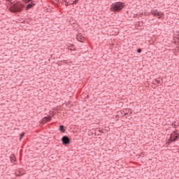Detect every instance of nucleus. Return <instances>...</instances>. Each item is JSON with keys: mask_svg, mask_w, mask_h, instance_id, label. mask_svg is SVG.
Masks as SVG:
<instances>
[{"mask_svg": "<svg viewBox=\"0 0 179 179\" xmlns=\"http://www.w3.org/2000/svg\"><path fill=\"white\" fill-rule=\"evenodd\" d=\"M124 8H125V3L117 1L111 4L110 10L114 13H118V12H121Z\"/></svg>", "mask_w": 179, "mask_h": 179, "instance_id": "1", "label": "nucleus"}, {"mask_svg": "<svg viewBox=\"0 0 179 179\" xmlns=\"http://www.w3.org/2000/svg\"><path fill=\"white\" fill-rule=\"evenodd\" d=\"M178 139H179L178 130H175L171 133V136L169 138V141L171 142H177Z\"/></svg>", "mask_w": 179, "mask_h": 179, "instance_id": "2", "label": "nucleus"}, {"mask_svg": "<svg viewBox=\"0 0 179 179\" xmlns=\"http://www.w3.org/2000/svg\"><path fill=\"white\" fill-rule=\"evenodd\" d=\"M61 142L64 146H68V145H71L72 140L68 136H63L61 138Z\"/></svg>", "mask_w": 179, "mask_h": 179, "instance_id": "3", "label": "nucleus"}, {"mask_svg": "<svg viewBox=\"0 0 179 179\" xmlns=\"http://www.w3.org/2000/svg\"><path fill=\"white\" fill-rule=\"evenodd\" d=\"M151 13L153 16H158V19H163L162 16H164V13H161L160 11H158L157 9H155V10H151Z\"/></svg>", "mask_w": 179, "mask_h": 179, "instance_id": "4", "label": "nucleus"}, {"mask_svg": "<svg viewBox=\"0 0 179 179\" xmlns=\"http://www.w3.org/2000/svg\"><path fill=\"white\" fill-rule=\"evenodd\" d=\"M34 6H36V3H34V1L32 0L26 6L25 10H29V9L34 8Z\"/></svg>", "mask_w": 179, "mask_h": 179, "instance_id": "5", "label": "nucleus"}, {"mask_svg": "<svg viewBox=\"0 0 179 179\" xmlns=\"http://www.w3.org/2000/svg\"><path fill=\"white\" fill-rule=\"evenodd\" d=\"M51 120H52V117L51 116L44 117L41 120V124H45L46 122H48L51 121Z\"/></svg>", "mask_w": 179, "mask_h": 179, "instance_id": "6", "label": "nucleus"}, {"mask_svg": "<svg viewBox=\"0 0 179 179\" xmlns=\"http://www.w3.org/2000/svg\"><path fill=\"white\" fill-rule=\"evenodd\" d=\"M23 8H24V5L22 3L18 4L15 6V9L17 12H22V10H23Z\"/></svg>", "mask_w": 179, "mask_h": 179, "instance_id": "7", "label": "nucleus"}, {"mask_svg": "<svg viewBox=\"0 0 179 179\" xmlns=\"http://www.w3.org/2000/svg\"><path fill=\"white\" fill-rule=\"evenodd\" d=\"M59 130L60 131L61 134H65L66 132V127L63 124L59 125Z\"/></svg>", "mask_w": 179, "mask_h": 179, "instance_id": "8", "label": "nucleus"}, {"mask_svg": "<svg viewBox=\"0 0 179 179\" xmlns=\"http://www.w3.org/2000/svg\"><path fill=\"white\" fill-rule=\"evenodd\" d=\"M76 38H77L78 41H80V43H83V41L85 40V37H83V36H82L81 34L77 35Z\"/></svg>", "mask_w": 179, "mask_h": 179, "instance_id": "9", "label": "nucleus"}, {"mask_svg": "<svg viewBox=\"0 0 179 179\" xmlns=\"http://www.w3.org/2000/svg\"><path fill=\"white\" fill-rule=\"evenodd\" d=\"M10 160L11 163H15V162H16V157L15 156V154H13L10 156Z\"/></svg>", "mask_w": 179, "mask_h": 179, "instance_id": "10", "label": "nucleus"}, {"mask_svg": "<svg viewBox=\"0 0 179 179\" xmlns=\"http://www.w3.org/2000/svg\"><path fill=\"white\" fill-rule=\"evenodd\" d=\"M24 135H26V133H24V132H22L20 134V141H22V139H23V138H24Z\"/></svg>", "mask_w": 179, "mask_h": 179, "instance_id": "11", "label": "nucleus"}, {"mask_svg": "<svg viewBox=\"0 0 179 179\" xmlns=\"http://www.w3.org/2000/svg\"><path fill=\"white\" fill-rule=\"evenodd\" d=\"M173 37L175 38H177L178 40H179V31H177V34L173 35Z\"/></svg>", "mask_w": 179, "mask_h": 179, "instance_id": "12", "label": "nucleus"}, {"mask_svg": "<svg viewBox=\"0 0 179 179\" xmlns=\"http://www.w3.org/2000/svg\"><path fill=\"white\" fill-rule=\"evenodd\" d=\"M66 6H69V5H72V3H69L67 1H64Z\"/></svg>", "mask_w": 179, "mask_h": 179, "instance_id": "13", "label": "nucleus"}, {"mask_svg": "<svg viewBox=\"0 0 179 179\" xmlns=\"http://www.w3.org/2000/svg\"><path fill=\"white\" fill-rule=\"evenodd\" d=\"M79 2V0H75L73 3H71V5H76Z\"/></svg>", "mask_w": 179, "mask_h": 179, "instance_id": "14", "label": "nucleus"}, {"mask_svg": "<svg viewBox=\"0 0 179 179\" xmlns=\"http://www.w3.org/2000/svg\"><path fill=\"white\" fill-rule=\"evenodd\" d=\"M137 52H138V54H141V52H142V48H138Z\"/></svg>", "mask_w": 179, "mask_h": 179, "instance_id": "15", "label": "nucleus"}, {"mask_svg": "<svg viewBox=\"0 0 179 179\" xmlns=\"http://www.w3.org/2000/svg\"><path fill=\"white\" fill-rule=\"evenodd\" d=\"M155 82H157V83H158V85H160V80H155Z\"/></svg>", "mask_w": 179, "mask_h": 179, "instance_id": "16", "label": "nucleus"}, {"mask_svg": "<svg viewBox=\"0 0 179 179\" xmlns=\"http://www.w3.org/2000/svg\"><path fill=\"white\" fill-rule=\"evenodd\" d=\"M75 47V45L72 44L71 46H69L70 48H73Z\"/></svg>", "mask_w": 179, "mask_h": 179, "instance_id": "17", "label": "nucleus"}, {"mask_svg": "<svg viewBox=\"0 0 179 179\" xmlns=\"http://www.w3.org/2000/svg\"><path fill=\"white\" fill-rule=\"evenodd\" d=\"M172 125H173V127L174 128H177V124H173Z\"/></svg>", "mask_w": 179, "mask_h": 179, "instance_id": "18", "label": "nucleus"}, {"mask_svg": "<svg viewBox=\"0 0 179 179\" xmlns=\"http://www.w3.org/2000/svg\"><path fill=\"white\" fill-rule=\"evenodd\" d=\"M99 132H100L101 134H103V131H102V130H99Z\"/></svg>", "mask_w": 179, "mask_h": 179, "instance_id": "19", "label": "nucleus"}, {"mask_svg": "<svg viewBox=\"0 0 179 179\" xmlns=\"http://www.w3.org/2000/svg\"><path fill=\"white\" fill-rule=\"evenodd\" d=\"M124 115H128V113H124Z\"/></svg>", "mask_w": 179, "mask_h": 179, "instance_id": "20", "label": "nucleus"}, {"mask_svg": "<svg viewBox=\"0 0 179 179\" xmlns=\"http://www.w3.org/2000/svg\"><path fill=\"white\" fill-rule=\"evenodd\" d=\"M86 98H87V99H89V95H87Z\"/></svg>", "mask_w": 179, "mask_h": 179, "instance_id": "21", "label": "nucleus"}, {"mask_svg": "<svg viewBox=\"0 0 179 179\" xmlns=\"http://www.w3.org/2000/svg\"><path fill=\"white\" fill-rule=\"evenodd\" d=\"M69 50H71V51H72V49L71 48H69Z\"/></svg>", "mask_w": 179, "mask_h": 179, "instance_id": "22", "label": "nucleus"}, {"mask_svg": "<svg viewBox=\"0 0 179 179\" xmlns=\"http://www.w3.org/2000/svg\"><path fill=\"white\" fill-rule=\"evenodd\" d=\"M63 1H66V0H63Z\"/></svg>", "mask_w": 179, "mask_h": 179, "instance_id": "23", "label": "nucleus"}]
</instances>
